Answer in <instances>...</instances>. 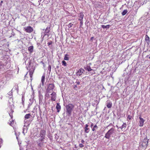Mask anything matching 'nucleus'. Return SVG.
I'll use <instances>...</instances> for the list:
<instances>
[{"label":"nucleus","instance_id":"nucleus-1","mask_svg":"<svg viewBox=\"0 0 150 150\" xmlns=\"http://www.w3.org/2000/svg\"><path fill=\"white\" fill-rule=\"evenodd\" d=\"M74 108V105L71 104H69L66 106V113L68 116H70L71 115Z\"/></svg>","mask_w":150,"mask_h":150},{"label":"nucleus","instance_id":"nucleus-2","mask_svg":"<svg viewBox=\"0 0 150 150\" xmlns=\"http://www.w3.org/2000/svg\"><path fill=\"white\" fill-rule=\"evenodd\" d=\"M115 133V129L114 128H112L105 134L104 137L106 139H109L110 137H112L113 134Z\"/></svg>","mask_w":150,"mask_h":150},{"label":"nucleus","instance_id":"nucleus-3","mask_svg":"<svg viewBox=\"0 0 150 150\" xmlns=\"http://www.w3.org/2000/svg\"><path fill=\"white\" fill-rule=\"evenodd\" d=\"M149 141V139L147 138L146 137L140 143V146H141L144 149H146L148 145Z\"/></svg>","mask_w":150,"mask_h":150},{"label":"nucleus","instance_id":"nucleus-4","mask_svg":"<svg viewBox=\"0 0 150 150\" xmlns=\"http://www.w3.org/2000/svg\"><path fill=\"white\" fill-rule=\"evenodd\" d=\"M44 139H38L37 141L36 142L37 144L38 147V150H40L42 148L44 147V143H46V142H44Z\"/></svg>","mask_w":150,"mask_h":150},{"label":"nucleus","instance_id":"nucleus-5","mask_svg":"<svg viewBox=\"0 0 150 150\" xmlns=\"http://www.w3.org/2000/svg\"><path fill=\"white\" fill-rule=\"evenodd\" d=\"M14 107V105H13L12 104V105L10 106V110H11V112H9V114L11 117V119L9 120V121L10 122V123H9L10 125L11 126H12L14 124V121L13 120L12 118H13V115L12 113L13 112V111L12 109V108Z\"/></svg>","mask_w":150,"mask_h":150},{"label":"nucleus","instance_id":"nucleus-6","mask_svg":"<svg viewBox=\"0 0 150 150\" xmlns=\"http://www.w3.org/2000/svg\"><path fill=\"white\" fill-rule=\"evenodd\" d=\"M12 89L9 92L8 94L7 95V97L8 98H9V108H10V106H11L13 104V99L12 98Z\"/></svg>","mask_w":150,"mask_h":150},{"label":"nucleus","instance_id":"nucleus-7","mask_svg":"<svg viewBox=\"0 0 150 150\" xmlns=\"http://www.w3.org/2000/svg\"><path fill=\"white\" fill-rule=\"evenodd\" d=\"M54 88V85L53 84H50L47 89L46 92L48 93H50L53 91Z\"/></svg>","mask_w":150,"mask_h":150},{"label":"nucleus","instance_id":"nucleus-8","mask_svg":"<svg viewBox=\"0 0 150 150\" xmlns=\"http://www.w3.org/2000/svg\"><path fill=\"white\" fill-rule=\"evenodd\" d=\"M24 30L27 33H30L33 31V28L30 26L26 27L24 28Z\"/></svg>","mask_w":150,"mask_h":150},{"label":"nucleus","instance_id":"nucleus-9","mask_svg":"<svg viewBox=\"0 0 150 150\" xmlns=\"http://www.w3.org/2000/svg\"><path fill=\"white\" fill-rule=\"evenodd\" d=\"M46 131L43 129H42L40 132V135L41 138L40 139H45V136L46 134Z\"/></svg>","mask_w":150,"mask_h":150},{"label":"nucleus","instance_id":"nucleus-10","mask_svg":"<svg viewBox=\"0 0 150 150\" xmlns=\"http://www.w3.org/2000/svg\"><path fill=\"white\" fill-rule=\"evenodd\" d=\"M23 61L24 62L23 63H25V64H26V61H28L29 65V66H28V67L29 69H30V67L31 66V62L30 59L28 58L27 57H24L23 59Z\"/></svg>","mask_w":150,"mask_h":150},{"label":"nucleus","instance_id":"nucleus-11","mask_svg":"<svg viewBox=\"0 0 150 150\" xmlns=\"http://www.w3.org/2000/svg\"><path fill=\"white\" fill-rule=\"evenodd\" d=\"M85 71L82 68H80L79 69L76 73L77 76H80L82 75L83 72Z\"/></svg>","mask_w":150,"mask_h":150},{"label":"nucleus","instance_id":"nucleus-12","mask_svg":"<svg viewBox=\"0 0 150 150\" xmlns=\"http://www.w3.org/2000/svg\"><path fill=\"white\" fill-rule=\"evenodd\" d=\"M139 118L140 119L139 126L140 127H142L144 125V120L141 117V115L139 116Z\"/></svg>","mask_w":150,"mask_h":150},{"label":"nucleus","instance_id":"nucleus-13","mask_svg":"<svg viewBox=\"0 0 150 150\" xmlns=\"http://www.w3.org/2000/svg\"><path fill=\"white\" fill-rule=\"evenodd\" d=\"M51 95V100L53 101L55 100L56 98V94L55 92H53Z\"/></svg>","mask_w":150,"mask_h":150},{"label":"nucleus","instance_id":"nucleus-14","mask_svg":"<svg viewBox=\"0 0 150 150\" xmlns=\"http://www.w3.org/2000/svg\"><path fill=\"white\" fill-rule=\"evenodd\" d=\"M84 132L86 133H88L89 132L90 129L88 127V125L86 124L85 125V127L84 128Z\"/></svg>","mask_w":150,"mask_h":150},{"label":"nucleus","instance_id":"nucleus-15","mask_svg":"<svg viewBox=\"0 0 150 150\" xmlns=\"http://www.w3.org/2000/svg\"><path fill=\"white\" fill-rule=\"evenodd\" d=\"M84 17V15L82 12H80L78 16V20L79 21L83 20V18Z\"/></svg>","mask_w":150,"mask_h":150},{"label":"nucleus","instance_id":"nucleus-16","mask_svg":"<svg viewBox=\"0 0 150 150\" xmlns=\"http://www.w3.org/2000/svg\"><path fill=\"white\" fill-rule=\"evenodd\" d=\"M24 126L25 127H28L29 126L31 123V122L29 120H26L25 119L24 120Z\"/></svg>","mask_w":150,"mask_h":150},{"label":"nucleus","instance_id":"nucleus-17","mask_svg":"<svg viewBox=\"0 0 150 150\" xmlns=\"http://www.w3.org/2000/svg\"><path fill=\"white\" fill-rule=\"evenodd\" d=\"M84 69L88 71L89 72H91L93 71V70L91 69L90 67L88 65H86L84 67Z\"/></svg>","mask_w":150,"mask_h":150},{"label":"nucleus","instance_id":"nucleus-18","mask_svg":"<svg viewBox=\"0 0 150 150\" xmlns=\"http://www.w3.org/2000/svg\"><path fill=\"white\" fill-rule=\"evenodd\" d=\"M50 30V27H47L45 29V32L44 33V36H45L47 35V34L49 33Z\"/></svg>","mask_w":150,"mask_h":150},{"label":"nucleus","instance_id":"nucleus-19","mask_svg":"<svg viewBox=\"0 0 150 150\" xmlns=\"http://www.w3.org/2000/svg\"><path fill=\"white\" fill-rule=\"evenodd\" d=\"M43 98V96L42 94H41L40 93L39 95V104H42V103Z\"/></svg>","mask_w":150,"mask_h":150},{"label":"nucleus","instance_id":"nucleus-20","mask_svg":"<svg viewBox=\"0 0 150 150\" xmlns=\"http://www.w3.org/2000/svg\"><path fill=\"white\" fill-rule=\"evenodd\" d=\"M45 74H43L41 78V83H42V86H43L45 80Z\"/></svg>","mask_w":150,"mask_h":150},{"label":"nucleus","instance_id":"nucleus-21","mask_svg":"<svg viewBox=\"0 0 150 150\" xmlns=\"http://www.w3.org/2000/svg\"><path fill=\"white\" fill-rule=\"evenodd\" d=\"M28 127H25L24 125L23 128V133L24 134V135H25V134L27 133V130H28Z\"/></svg>","mask_w":150,"mask_h":150},{"label":"nucleus","instance_id":"nucleus-22","mask_svg":"<svg viewBox=\"0 0 150 150\" xmlns=\"http://www.w3.org/2000/svg\"><path fill=\"white\" fill-rule=\"evenodd\" d=\"M28 50L30 53H32L33 51V46H31L29 47L28 48Z\"/></svg>","mask_w":150,"mask_h":150},{"label":"nucleus","instance_id":"nucleus-23","mask_svg":"<svg viewBox=\"0 0 150 150\" xmlns=\"http://www.w3.org/2000/svg\"><path fill=\"white\" fill-rule=\"evenodd\" d=\"M56 108L57 110V112H59L61 109V106L59 103H57Z\"/></svg>","mask_w":150,"mask_h":150},{"label":"nucleus","instance_id":"nucleus-24","mask_svg":"<svg viewBox=\"0 0 150 150\" xmlns=\"http://www.w3.org/2000/svg\"><path fill=\"white\" fill-rule=\"evenodd\" d=\"M107 107L108 108H110L112 106V103L111 102H108L107 101Z\"/></svg>","mask_w":150,"mask_h":150},{"label":"nucleus","instance_id":"nucleus-25","mask_svg":"<svg viewBox=\"0 0 150 150\" xmlns=\"http://www.w3.org/2000/svg\"><path fill=\"white\" fill-rule=\"evenodd\" d=\"M110 25H101V27L103 28H106V29H109L110 27Z\"/></svg>","mask_w":150,"mask_h":150},{"label":"nucleus","instance_id":"nucleus-26","mask_svg":"<svg viewBox=\"0 0 150 150\" xmlns=\"http://www.w3.org/2000/svg\"><path fill=\"white\" fill-rule=\"evenodd\" d=\"M34 68H33L32 70L29 71V74H30V77L31 78L32 77V76H33V71H34Z\"/></svg>","mask_w":150,"mask_h":150},{"label":"nucleus","instance_id":"nucleus-27","mask_svg":"<svg viewBox=\"0 0 150 150\" xmlns=\"http://www.w3.org/2000/svg\"><path fill=\"white\" fill-rule=\"evenodd\" d=\"M98 128V127L97 125L95 124L93 126V128H92V130L93 132L96 131V129H97Z\"/></svg>","mask_w":150,"mask_h":150},{"label":"nucleus","instance_id":"nucleus-28","mask_svg":"<svg viewBox=\"0 0 150 150\" xmlns=\"http://www.w3.org/2000/svg\"><path fill=\"white\" fill-rule=\"evenodd\" d=\"M145 40L146 41V42L148 44H149V43L150 42L149 37L147 35H146V38Z\"/></svg>","mask_w":150,"mask_h":150},{"label":"nucleus","instance_id":"nucleus-29","mask_svg":"<svg viewBox=\"0 0 150 150\" xmlns=\"http://www.w3.org/2000/svg\"><path fill=\"white\" fill-rule=\"evenodd\" d=\"M69 55L67 54L65 55L64 57V59L65 60H68L69 59Z\"/></svg>","mask_w":150,"mask_h":150},{"label":"nucleus","instance_id":"nucleus-30","mask_svg":"<svg viewBox=\"0 0 150 150\" xmlns=\"http://www.w3.org/2000/svg\"><path fill=\"white\" fill-rule=\"evenodd\" d=\"M127 126L126 124L125 123H124L122 126L119 127V128H121L122 130L124 128H125Z\"/></svg>","mask_w":150,"mask_h":150},{"label":"nucleus","instance_id":"nucleus-31","mask_svg":"<svg viewBox=\"0 0 150 150\" xmlns=\"http://www.w3.org/2000/svg\"><path fill=\"white\" fill-rule=\"evenodd\" d=\"M128 12V11L127 10H124L123 11L122 13V16L125 15Z\"/></svg>","mask_w":150,"mask_h":150},{"label":"nucleus","instance_id":"nucleus-32","mask_svg":"<svg viewBox=\"0 0 150 150\" xmlns=\"http://www.w3.org/2000/svg\"><path fill=\"white\" fill-rule=\"evenodd\" d=\"M31 115L30 114H26L25 116V119H28L30 117Z\"/></svg>","mask_w":150,"mask_h":150},{"label":"nucleus","instance_id":"nucleus-33","mask_svg":"<svg viewBox=\"0 0 150 150\" xmlns=\"http://www.w3.org/2000/svg\"><path fill=\"white\" fill-rule=\"evenodd\" d=\"M62 65L64 66L65 67H66L67 65L66 62L64 60L62 61Z\"/></svg>","mask_w":150,"mask_h":150},{"label":"nucleus","instance_id":"nucleus-34","mask_svg":"<svg viewBox=\"0 0 150 150\" xmlns=\"http://www.w3.org/2000/svg\"><path fill=\"white\" fill-rule=\"evenodd\" d=\"M25 100V97L23 96H22V101L23 105H24V102Z\"/></svg>","mask_w":150,"mask_h":150},{"label":"nucleus","instance_id":"nucleus-35","mask_svg":"<svg viewBox=\"0 0 150 150\" xmlns=\"http://www.w3.org/2000/svg\"><path fill=\"white\" fill-rule=\"evenodd\" d=\"M132 118V116L130 115H128L127 117V120H129L131 119Z\"/></svg>","mask_w":150,"mask_h":150},{"label":"nucleus","instance_id":"nucleus-36","mask_svg":"<svg viewBox=\"0 0 150 150\" xmlns=\"http://www.w3.org/2000/svg\"><path fill=\"white\" fill-rule=\"evenodd\" d=\"M73 25V24H72L71 23H69L68 25V28H71L72 26Z\"/></svg>","mask_w":150,"mask_h":150},{"label":"nucleus","instance_id":"nucleus-37","mask_svg":"<svg viewBox=\"0 0 150 150\" xmlns=\"http://www.w3.org/2000/svg\"><path fill=\"white\" fill-rule=\"evenodd\" d=\"M80 21V27H81V26L83 25V20H81V21Z\"/></svg>","mask_w":150,"mask_h":150},{"label":"nucleus","instance_id":"nucleus-38","mask_svg":"<svg viewBox=\"0 0 150 150\" xmlns=\"http://www.w3.org/2000/svg\"><path fill=\"white\" fill-rule=\"evenodd\" d=\"M51 65H49L48 67V70L49 71L50 73L51 72Z\"/></svg>","mask_w":150,"mask_h":150},{"label":"nucleus","instance_id":"nucleus-39","mask_svg":"<svg viewBox=\"0 0 150 150\" xmlns=\"http://www.w3.org/2000/svg\"><path fill=\"white\" fill-rule=\"evenodd\" d=\"M75 83H76V84L77 85H79L80 83V82L78 80H77L75 82Z\"/></svg>","mask_w":150,"mask_h":150},{"label":"nucleus","instance_id":"nucleus-40","mask_svg":"<svg viewBox=\"0 0 150 150\" xmlns=\"http://www.w3.org/2000/svg\"><path fill=\"white\" fill-rule=\"evenodd\" d=\"M79 146L81 148H82L84 146L82 144H80Z\"/></svg>","mask_w":150,"mask_h":150},{"label":"nucleus","instance_id":"nucleus-41","mask_svg":"<svg viewBox=\"0 0 150 150\" xmlns=\"http://www.w3.org/2000/svg\"><path fill=\"white\" fill-rule=\"evenodd\" d=\"M90 124H91L90 127L92 129V128H93V127L94 125H93V123L91 122H90Z\"/></svg>","mask_w":150,"mask_h":150},{"label":"nucleus","instance_id":"nucleus-42","mask_svg":"<svg viewBox=\"0 0 150 150\" xmlns=\"http://www.w3.org/2000/svg\"><path fill=\"white\" fill-rule=\"evenodd\" d=\"M52 41H50V42H48L47 44L48 46H49L50 45H52Z\"/></svg>","mask_w":150,"mask_h":150},{"label":"nucleus","instance_id":"nucleus-43","mask_svg":"<svg viewBox=\"0 0 150 150\" xmlns=\"http://www.w3.org/2000/svg\"><path fill=\"white\" fill-rule=\"evenodd\" d=\"M48 137L50 138V139H52V136L51 134H49L48 135Z\"/></svg>","mask_w":150,"mask_h":150},{"label":"nucleus","instance_id":"nucleus-44","mask_svg":"<svg viewBox=\"0 0 150 150\" xmlns=\"http://www.w3.org/2000/svg\"><path fill=\"white\" fill-rule=\"evenodd\" d=\"M16 86L15 87V89L16 90H18V87L17 85H16Z\"/></svg>","mask_w":150,"mask_h":150},{"label":"nucleus","instance_id":"nucleus-45","mask_svg":"<svg viewBox=\"0 0 150 150\" xmlns=\"http://www.w3.org/2000/svg\"><path fill=\"white\" fill-rule=\"evenodd\" d=\"M3 3V1H1V2L0 3V5L1 6L2 5V4Z\"/></svg>","mask_w":150,"mask_h":150},{"label":"nucleus","instance_id":"nucleus-46","mask_svg":"<svg viewBox=\"0 0 150 150\" xmlns=\"http://www.w3.org/2000/svg\"><path fill=\"white\" fill-rule=\"evenodd\" d=\"M111 125H113L112 124V123H110V124L107 126V127H109L110 126H111Z\"/></svg>","mask_w":150,"mask_h":150},{"label":"nucleus","instance_id":"nucleus-47","mask_svg":"<svg viewBox=\"0 0 150 150\" xmlns=\"http://www.w3.org/2000/svg\"><path fill=\"white\" fill-rule=\"evenodd\" d=\"M55 135H56V136H55V138L56 139H57L58 138V137H57L56 136V135H57V134H55Z\"/></svg>","mask_w":150,"mask_h":150},{"label":"nucleus","instance_id":"nucleus-48","mask_svg":"<svg viewBox=\"0 0 150 150\" xmlns=\"http://www.w3.org/2000/svg\"><path fill=\"white\" fill-rule=\"evenodd\" d=\"M81 142L82 144H84V141L83 140H81Z\"/></svg>","mask_w":150,"mask_h":150},{"label":"nucleus","instance_id":"nucleus-49","mask_svg":"<svg viewBox=\"0 0 150 150\" xmlns=\"http://www.w3.org/2000/svg\"><path fill=\"white\" fill-rule=\"evenodd\" d=\"M77 85H76H76H74V88H77Z\"/></svg>","mask_w":150,"mask_h":150},{"label":"nucleus","instance_id":"nucleus-50","mask_svg":"<svg viewBox=\"0 0 150 150\" xmlns=\"http://www.w3.org/2000/svg\"><path fill=\"white\" fill-rule=\"evenodd\" d=\"M95 102L96 103H97V104H98V101L97 100H96V101H95Z\"/></svg>","mask_w":150,"mask_h":150},{"label":"nucleus","instance_id":"nucleus-51","mask_svg":"<svg viewBox=\"0 0 150 150\" xmlns=\"http://www.w3.org/2000/svg\"><path fill=\"white\" fill-rule=\"evenodd\" d=\"M93 37H92L91 38V40H92V39H93Z\"/></svg>","mask_w":150,"mask_h":150},{"label":"nucleus","instance_id":"nucleus-52","mask_svg":"<svg viewBox=\"0 0 150 150\" xmlns=\"http://www.w3.org/2000/svg\"><path fill=\"white\" fill-rule=\"evenodd\" d=\"M4 64H2L1 65V66H4Z\"/></svg>","mask_w":150,"mask_h":150},{"label":"nucleus","instance_id":"nucleus-53","mask_svg":"<svg viewBox=\"0 0 150 150\" xmlns=\"http://www.w3.org/2000/svg\"><path fill=\"white\" fill-rule=\"evenodd\" d=\"M75 147L76 148V145H75Z\"/></svg>","mask_w":150,"mask_h":150},{"label":"nucleus","instance_id":"nucleus-54","mask_svg":"<svg viewBox=\"0 0 150 150\" xmlns=\"http://www.w3.org/2000/svg\"><path fill=\"white\" fill-rule=\"evenodd\" d=\"M46 95H47V94ZM47 95L48 96H49V94H47Z\"/></svg>","mask_w":150,"mask_h":150},{"label":"nucleus","instance_id":"nucleus-55","mask_svg":"<svg viewBox=\"0 0 150 150\" xmlns=\"http://www.w3.org/2000/svg\"><path fill=\"white\" fill-rule=\"evenodd\" d=\"M93 106H94V104H93Z\"/></svg>","mask_w":150,"mask_h":150},{"label":"nucleus","instance_id":"nucleus-56","mask_svg":"<svg viewBox=\"0 0 150 150\" xmlns=\"http://www.w3.org/2000/svg\"><path fill=\"white\" fill-rule=\"evenodd\" d=\"M16 138H17V139H18V137H16Z\"/></svg>","mask_w":150,"mask_h":150},{"label":"nucleus","instance_id":"nucleus-57","mask_svg":"<svg viewBox=\"0 0 150 150\" xmlns=\"http://www.w3.org/2000/svg\"><path fill=\"white\" fill-rule=\"evenodd\" d=\"M149 58L150 59V56L149 57Z\"/></svg>","mask_w":150,"mask_h":150},{"label":"nucleus","instance_id":"nucleus-58","mask_svg":"<svg viewBox=\"0 0 150 150\" xmlns=\"http://www.w3.org/2000/svg\"><path fill=\"white\" fill-rule=\"evenodd\" d=\"M41 85V84H40V85ZM40 87L41 86V85H40Z\"/></svg>","mask_w":150,"mask_h":150}]
</instances>
